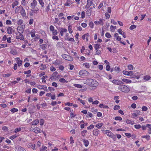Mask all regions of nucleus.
<instances>
[{
	"mask_svg": "<svg viewBox=\"0 0 151 151\" xmlns=\"http://www.w3.org/2000/svg\"><path fill=\"white\" fill-rule=\"evenodd\" d=\"M10 53L13 55H15L17 54V52L15 50L12 49L11 50Z\"/></svg>",
	"mask_w": 151,
	"mask_h": 151,
	"instance_id": "5fc2aeb1",
	"label": "nucleus"
},
{
	"mask_svg": "<svg viewBox=\"0 0 151 151\" xmlns=\"http://www.w3.org/2000/svg\"><path fill=\"white\" fill-rule=\"evenodd\" d=\"M19 4V2L17 1H14L12 4V8H14L15 6L18 5Z\"/></svg>",
	"mask_w": 151,
	"mask_h": 151,
	"instance_id": "ea45409f",
	"label": "nucleus"
},
{
	"mask_svg": "<svg viewBox=\"0 0 151 151\" xmlns=\"http://www.w3.org/2000/svg\"><path fill=\"white\" fill-rule=\"evenodd\" d=\"M62 57L64 59L70 61H72L73 60L72 57L67 54L62 55Z\"/></svg>",
	"mask_w": 151,
	"mask_h": 151,
	"instance_id": "7ed1b4c3",
	"label": "nucleus"
},
{
	"mask_svg": "<svg viewBox=\"0 0 151 151\" xmlns=\"http://www.w3.org/2000/svg\"><path fill=\"white\" fill-rule=\"evenodd\" d=\"M64 14L63 12L60 13L58 15V17L60 19H64Z\"/></svg>",
	"mask_w": 151,
	"mask_h": 151,
	"instance_id": "a19ab883",
	"label": "nucleus"
},
{
	"mask_svg": "<svg viewBox=\"0 0 151 151\" xmlns=\"http://www.w3.org/2000/svg\"><path fill=\"white\" fill-rule=\"evenodd\" d=\"M40 46L41 49L43 50H45L46 49L47 45V44H44L40 45Z\"/></svg>",
	"mask_w": 151,
	"mask_h": 151,
	"instance_id": "f704fd0d",
	"label": "nucleus"
},
{
	"mask_svg": "<svg viewBox=\"0 0 151 151\" xmlns=\"http://www.w3.org/2000/svg\"><path fill=\"white\" fill-rule=\"evenodd\" d=\"M47 78V76H43L42 78V82L43 83H45L46 82V81L45 79Z\"/></svg>",
	"mask_w": 151,
	"mask_h": 151,
	"instance_id": "6e6d98bb",
	"label": "nucleus"
},
{
	"mask_svg": "<svg viewBox=\"0 0 151 151\" xmlns=\"http://www.w3.org/2000/svg\"><path fill=\"white\" fill-rule=\"evenodd\" d=\"M119 99V96H115L114 97V99L115 101V102L118 104L119 102V101L118 100V99Z\"/></svg>",
	"mask_w": 151,
	"mask_h": 151,
	"instance_id": "c03bdc74",
	"label": "nucleus"
},
{
	"mask_svg": "<svg viewBox=\"0 0 151 151\" xmlns=\"http://www.w3.org/2000/svg\"><path fill=\"white\" fill-rule=\"evenodd\" d=\"M141 76V74L139 73L138 72H137L134 75L132 76V78L138 79H139Z\"/></svg>",
	"mask_w": 151,
	"mask_h": 151,
	"instance_id": "5701e85b",
	"label": "nucleus"
},
{
	"mask_svg": "<svg viewBox=\"0 0 151 151\" xmlns=\"http://www.w3.org/2000/svg\"><path fill=\"white\" fill-rule=\"evenodd\" d=\"M37 4V1L36 0H33L32 2L30 4L31 8L33 10L35 9Z\"/></svg>",
	"mask_w": 151,
	"mask_h": 151,
	"instance_id": "f8f14e48",
	"label": "nucleus"
},
{
	"mask_svg": "<svg viewBox=\"0 0 151 151\" xmlns=\"http://www.w3.org/2000/svg\"><path fill=\"white\" fill-rule=\"evenodd\" d=\"M41 67L40 68V69L41 70H43L45 69L47 67L45 64H41Z\"/></svg>",
	"mask_w": 151,
	"mask_h": 151,
	"instance_id": "13d9d810",
	"label": "nucleus"
},
{
	"mask_svg": "<svg viewBox=\"0 0 151 151\" xmlns=\"http://www.w3.org/2000/svg\"><path fill=\"white\" fill-rule=\"evenodd\" d=\"M111 82L117 85H121V84H123L124 83L122 81L115 79L113 80Z\"/></svg>",
	"mask_w": 151,
	"mask_h": 151,
	"instance_id": "f3484780",
	"label": "nucleus"
},
{
	"mask_svg": "<svg viewBox=\"0 0 151 151\" xmlns=\"http://www.w3.org/2000/svg\"><path fill=\"white\" fill-rule=\"evenodd\" d=\"M65 39L66 40L72 42H74L75 40L73 38H70L69 37V34L67 33L65 34Z\"/></svg>",
	"mask_w": 151,
	"mask_h": 151,
	"instance_id": "9b49d317",
	"label": "nucleus"
},
{
	"mask_svg": "<svg viewBox=\"0 0 151 151\" xmlns=\"http://www.w3.org/2000/svg\"><path fill=\"white\" fill-rule=\"evenodd\" d=\"M55 23L59 25H60L61 24L60 21H59V19L58 18H55Z\"/></svg>",
	"mask_w": 151,
	"mask_h": 151,
	"instance_id": "473e14b6",
	"label": "nucleus"
},
{
	"mask_svg": "<svg viewBox=\"0 0 151 151\" xmlns=\"http://www.w3.org/2000/svg\"><path fill=\"white\" fill-rule=\"evenodd\" d=\"M42 8L44 7L45 4L43 0H37Z\"/></svg>",
	"mask_w": 151,
	"mask_h": 151,
	"instance_id": "72a5a7b5",
	"label": "nucleus"
},
{
	"mask_svg": "<svg viewBox=\"0 0 151 151\" xmlns=\"http://www.w3.org/2000/svg\"><path fill=\"white\" fill-rule=\"evenodd\" d=\"M56 35H53L52 38L53 40H59V38L57 36H56Z\"/></svg>",
	"mask_w": 151,
	"mask_h": 151,
	"instance_id": "052dcab7",
	"label": "nucleus"
},
{
	"mask_svg": "<svg viewBox=\"0 0 151 151\" xmlns=\"http://www.w3.org/2000/svg\"><path fill=\"white\" fill-rule=\"evenodd\" d=\"M21 15L23 17H25L26 16L25 11L23 7L22 6L20 12Z\"/></svg>",
	"mask_w": 151,
	"mask_h": 151,
	"instance_id": "412c9836",
	"label": "nucleus"
},
{
	"mask_svg": "<svg viewBox=\"0 0 151 151\" xmlns=\"http://www.w3.org/2000/svg\"><path fill=\"white\" fill-rule=\"evenodd\" d=\"M82 140L85 146L86 147L88 146L89 144V141L88 140L86 139H83Z\"/></svg>",
	"mask_w": 151,
	"mask_h": 151,
	"instance_id": "cd10ccee",
	"label": "nucleus"
},
{
	"mask_svg": "<svg viewBox=\"0 0 151 151\" xmlns=\"http://www.w3.org/2000/svg\"><path fill=\"white\" fill-rule=\"evenodd\" d=\"M23 33H20L17 32L16 33V39H20L22 40H24V38L23 35L22 34Z\"/></svg>",
	"mask_w": 151,
	"mask_h": 151,
	"instance_id": "0eeeda50",
	"label": "nucleus"
},
{
	"mask_svg": "<svg viewBox=\"0 0 151 151\" xmlns=\"http://www.w3.org/2000/svg\"><path fill=\"white\" fill-rule=\"evenodd\" d=\"M13 28L12 27H9L7 29V32L8 34H12L13 33Z\"/></svg>",
	"mask_w": 151,
	"mask_h": 151,
	"instance_id": "a878e982",
	"label": "nucleus"
},
{
	"mask_svg": "<svg viewBox=\"0 0 151 151\" xmlns=\"http://www.w3.org/2000/svg\"><path fill=\"white\" fill-rule=\"evenodd\" d=\"M118 89L119 90L125 93H128L130 91L129 88L127 86L123 84L119 86Z\"/></svg>",
	"mask_w": 151,
	"mask_h": 151,
	"instance_id": "f03ea898",
	"label": "nucleus"
},
{
	"mask_svg": "<svg viewBox=\"0 0 151 151\" xmlns=\"http://www.w3.org/2000/svg\"><path fill=\"white\" fill-rule=\"evenodd\" d=\"M39 123V120L38 119L34 120L32 122V125H35Z\"/></svg>",
	"mask_w": 151,
	"mask_h": 151,
	"instance_id": "4c0bfd02",
	"label": "nucleus"
},
{
	"mask_svg": "<svg viewBox=\"0 0 151 151\" xmlns=\"http://www.w3.org/2000/svg\"><path fill=\"white\" fill-rule=\"evenodd\" d=\"M83 65L85 66L87 68H90L89 63H85L83 64Z\"/></svg>",
	"mask_w": 151,
	"mask_h": 151,
	"instance_id": "bf43d9fd",
	"label": "nucleus"
},
{
	"mask_svg": "<svg viewBox=\"0 0 151 151\" xmlns=\"http://www.w3.org/2000/svg\"><path fill=\"white\" fill-rule=\"evenodd\" d=\"M73 110L70 111V117L71 118H74L76 116V114L73 113Z\"/></svg>",
	"mask_w": 151,
	"mask_h": 151,
	"instance_id": "3c124183",
	"label": "nucleus"
},
{
	"mask_svg": "<svg viewBox=\"0 0 151 151\" xmlns=\"http://www.w3.org/2000/svg\"><path fill=\"white\" fill-rule=\"evenodd\" d=\"M104 134H106L108 136L113 139H114L116 138L115 135L109 130H105Z\"/></svg>",
	"mask_w": 151,
	"mask_h": 151,
	"instance_id": "20e7f679",
	"label": "nucleus"
},
{
	"mask_svg": "<svg viewBox=\"0 0 151 151\" xmlns=\"http://www.w3.org/2000/svg\"><path fill=\"white\" fill-rule=\"evenodd\" d=\"M21 130L22 129L21 127L16 128L14 130L13 132L14 133H16L17 132H20Z\"/></svg>",
	"mask_w": 151,
	"mask_h": 151,
	"instance_id": "a18cd8bd",
	"label": "nucleus"
},
{
	"mask_svg": "<svg viewBox=\"0 0 151 151\" xmlns=\"http://www.w3.org/2000/svg\"><path fill=\"white\" fill-rule=\"evenodd\" d=\"M36 87L40 90L42 89L45 91H47L48 90L47 87L45 85H39L37 86Z\"/></svg>",
	"mask_w": 151,
	"mask_h": 151,
	"instance_id": "4468645a",
	"label": "nucleus"
},
{
	"mask_svg": "<svg viewBox=\"0 0 151 151\" xmlns=\"http://www.w3.org/2000/svg\"><path fill=\"white\" fill-rule=\"evenodd\" d=\"M36 32V31L34 29H32L31 30L29 33V34L31 35L32 37L33 38L35 36V33Z\"/></svg>",
	"mask_w": 151,
	"mask_h": 151,
	"instance_id": "b1692460",
	"label": "nucleus"
},
{
	"mask_svg": "<svg viewBox=\"0 0 151 151\" xmlns=\"http://www.w3.org/2000/svg\"><path fill=\"white\" fill-rule=\"evenodd\" d=\"M50 30L51 32L52 35H57L58 34V32L57 30L55 29L54 27L52 25L50 27Z\"/></svg>",
	"mask_w": 151,
	"mask_h": 151,
	"instance_id": "39448f33",
	"label": "nucleus"
},
{
	"mask_svg": "<svg viewBox=\"0 0 151 151\" xmlns=\"http://www.w3.org/2000/svg\"><path fill=\"white\" fill-rule=\"evenodd\" d=\"M90 34L89 33H88L83 35L82 37V38L83 40H84L86 39V41H88V38Z\"/></svg>",
	"mask_w": 151,
	"mask_h": 151,
	"instance_id": "6ab92c4d",
	"label": "nucleus"
},
{
	"mask_svg": "<svg viewBox=\"0 0 151 151\" xmlns=\"http://www.w3.org/2000/svg\"><path fill=\"white\" fill-rule=\"evenodd\" d=\"M47 147L44 146H42V148L40 149V151H47Z\"/></svg>",
	"mask_w": 151,
	"mask_h": 151,
	"instance_id": "49530a36",
	"label": "nucleus"
},
{
	"mask_svg": "<svg viewBox=\"0 0 151 151\" xmlns=\"http://www.w3.org/2000/svg\"><path fill=\"white\" fill-rule=\"evenodd\" d=\"M25 28V25L18 26L17 28V32L23 33Z\"/></svg>",
	"mask_w": 151,
	"mask_h": 151,
	"instance_id": "6e6552de",
	"label": "nucleus"
},
{
	"mask_svg": "<svg viewBox=\"0 0 151 151\" xmlns=\"http://www.w3.org/2000/svg\"><path fill=\"white\" fill-rule=\"evenodd\" d=\"M15 60H16L19 66L20 67L22 65V60H20L19 58H15Z\"/></svg>",
	"mask_w": 151,
	"mask_h": 151,
	"instance_id": "4be33fe9",
	"label": "nucleus"
},
{
	"mask_svg": "<svg viewBox=\"0 0 151 151\" xmlns=\"http://www.w3.org/2000/svg\"><path fill=\"white\" fill-rule=\"evenodd\" d=\"M73 86L78 88H81L82 87V86L81 85L76 83L74 84Z\"/></svg>",
	"mask_w": 151,
	"mask_h": 151,
	"instance_id": "0e129e2a",
	"label": "nucleus"
},
{
	"mask_svg": "<svg viewBox=\"0 0 151 151\" xmlns=\"http://www.w3.org/2000/svg\"><path fill=\"white\" fill-rule=\"evenodd\" d=\"M30 130L34 132L35 133L38 134L39 133H41L42 131L39 128L35 127H32L30 128Z\"/></svg>",
	"mask_w": 151,
	"mask_h": 151,
	"instance_id": "423d86ee",
	"label": "nucleus"
},
{
	"mask_svg": "<svg viewBox=\"0 0 151 151\" xmlns=\"http://www.w3.org/2000/svg\"><path fill=\"white\" fill-rule=\"evenodd\" d=\"M147 127L149 129L148 133L149 134H151V124H147Z\"/></svg>",
	"mask_w": 151,
	"mask_h": 151,
	"instance_id": "09e8293b",
	"label": "nucleus"
},
{
	"mask_svg": "<svg viewBox=\"0 0 151 151\" xmlns=\"http://www.w3.org/2000/svg\"><path fill=\"white\" fill-rule=\"evenodd\" d=\"M91 111L94 114H96L97 112V109L94 108L91 109Z\"/></svg>",
	"mask_w": 151,
	"mask_h": 151,
	"instance_id": "774afa93",
	"label": "nucleus"
},
{
	"mask_svg": "<svg viewBox=\"0 0 151 151\" xmlns=\"http://www.w3.org/2000/svg\"><path fill=\"white\" fill-rule=\"evenodd\" d=\"M103 125L104 124L102 123H98L96 124L95 127L97 128V129H100Z\"/></svg>",
	"mask_w": 151,
	"mask_h": 151,
	"instance_id": "c9c22d12",
	"label": "nucleus"
},
{
	"mask_svg": "<svg viewBox=\"0 0 151 151\" xmlns=\"http://www.w3.org/2000/svg\"><path fill=\"white\" fill-rule=\"evenodd\" d=\"M142 138H145L147 140H148L150 139V136L149 135H146L143 136Z\"/></svg>",
	"mask_w": 151,
	"mask_h": 151,
	"instance_id": "e2e57ef3",
	"label": "nucleus"
},
{
	"mask_svg": "<svg viewBox=\"0 0 151 151\" xmlns=\"http://www.w3.org/2000/svg\"><path fill=\"white\" fill-rule=\"evenodd\" d=\"M114 37L116 40L118 41H120L121 40V38L119 36L118 33H116L114 34Z\"/></svg>",
	"mask_w": 151,
	"mask_h": 151,
	"instance_id": "c85d7f7f",
	"label": "nucleus"
},
{
	"mask_svg": "<svg viewBox=\"0 0 151 151\" xmlns=\"http://www.w3.org/2000/svg\"><path fill=\"white\" fill-rule=\"evenodd\" d=\"M126 122L127 124H131L132 125H133L134 123V121H132L129 119H127L126 120Z\"/></svg>",
	"mask_w": 151,
	"mask_h": 151,
	"instance_id": "58836bf2",
	"label": "nucleus"
},
{
	"mask_svg": "<svg viewBox=\"0 0 151 151\" xmlns=\"http://www.w3.org/2000/svg\"><path fill=\"white\" fill-rule=\"evenodd\" d=\"M87 132V131L86 130H83L81 132V134L83 137L86 136V133Z\"/></svg>",
	"mask_w": 151,
	"mask_h": 151,
	"instance_id": "680f3d73",
	"label": "nucleus"
},
{
	"mask_svg": "<svg viewBox=\"0 0 151 151\" xmlns=\"http://www.w3.org/2000/svg\"><path fill=\"white\" fill-rule=\"evenodd\" d=\"M57 78V76H53L52 75H51L50 76L49 78L50 81H52L54 80V79H56Z\"/></svg>",
	"mask_w": 151,
	"mask_h": 151,
	"instance_id": "de8ad7c7",
	"label": "nucleus"
},
{
	"mask_svg": "<svg viewBox=\"0 0 151 151\" xmlns=\"http://www.w3.org/2000/svg\"><path fill=\"white\" fill-rule=\"evenodd\" d=\"M18 136L19 135H17V134H15L9 137V139L12 140H13V139L17 138Z\"/></svg>",
	"mask_w": 151,
	"mask_h": 151,
	"instance_id": "37998d69",
	"label": "nucleus"
},
{
	"mask_svg": "<svg viewBox=\"0 0 151 151\" xmlns=\"http://www.w3.org/2000/svg\"><path fill=\"white\" fill-rule=\"evenodd\" d=\"M59 81L61 83H67L68 82V81H67L64 78H60L59 79Z\"/></svg>",
	"mask_w": 151,
	"mask_h": 151,
	"instance_id": "603ef678",
	"label": "nucleus"
},
{
	"mask_svg": "<svg viewBox=\"0 0 151 151\" xmlns=\"http://www.w3.org/2000/svg\"><path fill=\"white\" fill-rule=\"evenodd\" d=\"M100 133V131L97 129L95 128L92 131L93 136H97Z\"/></svg>",
	"mask_w": 151,
	"mask_h": 151,
	"instance_id": "dca6fc26",
	"label": "nucleus"
},
{
	"mask_svg": "<svg viewBox=\"0 0 151 151\" xmlns=\"http://www.w3.org/2000/svg\"><path fill=\"white\" fill-rule=\"evenodd\" d=\"M99 21H94V23L96 25H100L103 26L104 24V19H99Z\"/></svg>",
	"mask_w": 151,
	"mask_h": 151,
	"instance_id": "9d476101",
	"label": "nucleus"
},
{
	"mask_svg": "<svg viewBox=\"0 0 151 151\" xmlns=\"http://www.w3.org/2000/svg\"><path fill=\"white\" fill-rule=\"evenodd\" d=\"M10 111L12 113H14L17 112L18 111V109L17 108H13L12 109H11L10 110Z\"/></svg>",
	"mask_w": 151,
	"mask_h": 151,
	"instance_id": "69168bd1",
	"label": "nucleus"
},
{
	"mask_svg": "<svg viewBox=\"0 0 151 151\" xmlns=\"http://www.w3.org/2000/svg\"><path fill=\"white\" fill-rule=\"evenodd\" d=\"M116 28V26H113V25H111L110 27V30H111L112 32H114L115 29Z\"/></svg>",
	"mask_w": 151,
	"mask_h": 151,
	"instance_id": "864d4df0",
	"label": "nucleus"
},
{
	"mask_svg": "<svg viewBox=\"0 0 151 151\" xmlns=\"http://www.w3.org/2000/svg\"><path fill=\"white\" fill-rule=\"evenodd\" d=\"M22 6H17L15 9L16 13H19L20 12V10Z\"/></svg>",
	"mask_w": 151,
	"mask_h": 151,
	"instance_id": "7c9ffc66",
	"label": "nucleus"
},
{
	"mask_svg": "<svg viewBox=\"0 0 151 151\" xmlns=\"http://www.w3.org/2000/svg\"><path fill=\"white\" fill-rule=\"evenodd\" d=\"M16 151H26V150L24 148L20 146H17L15 147Z\"/></svg>",
	"mask_w": 151,
	"mask_h": 151,
	"instance_id": "aec40b11",
	"label": "nucleus"
},
{
	"mask_svg": "<svg viewBox=\"0 0 151 151\" xmlns=\"http://www.w3.org/2000/svg\"><path fill=\"white\" fill-rule=\"evenodd\" d=\"M150 78H151L150 76L148 75H147L145 76L144 77L143 79L144 80L146 81H148L149 80H150Z\"/></svg>",
	"mask_w": 151,
	"mask_h": 151,
	"instance_id": "8fccbe9b",
	"label": "nucleus"
},
{
	"mask_svg": "<svg viewBox=\"0 0 151 151\" xmlns=\"http://www.w3.org/2000/svg\"><path fill=\"white\" fill-rule=\"evenodd\" d=\"M84 83L92 87H96L98 86L99 83L95 80L88 79L85 81Z\"/></svg>",
	"mask_w": 151,
	"mask_h": 151,
	"instance_id": "f257e3e1",
	"label": "nucleus"
},
{
	"mask_svg": "<svg viewBox=\"0 0 151 151\" xmlns=\"http://www.w3.org/2000/svg\"><path fill=\"white\" fill-rule=\"evenodd\" d=\"M117 31L120 34L122 35L124 38H125L126 37L125 33L124 32L122 31V29L121 28L118 29Z\"/></svg>",
	"mask_w": 151,
	"mask_h": 151,
	"instance_id": "bb28decb",
	"label": "nucleus"
},
{
	"mask_svg": "<svg viewBox=\"0 0 151 151\" xmlns=\"http://www.w3.org/2000/svg\"><path fill=\"white\" fill-rule=\"evenodd\" d=\"M89 73L87 71L84 70H81L79 72V74L80 76H86Z\"/></svg>",
	"mask_w": 151,
	"mask_h": 151,
	"instance_id": "1a4fd4ad",
	"label": "nucleus"
},
{
	"mask_svg": "<svg viewBox=\"0 0 151 151\" xmlns=\"http://www.w3.org/2000/svg\"><path fill=\"white\" fill-rule=\"evenodd\" d=\"M68 31L70 34H71L73 32L72 26L71 25H70L68 26Z\"/></svg>",
	"mask_w": 151,
	"mask_h": 151,
	"instance_id": "79ce46f5",
	"label": "nucleus"
},
{
	"mask_svg": "<svg viewBox=\"0 0 151 151\" xmlns=\"http://www.w3.org/2000/svg\"><path fill=\"white\" fill-rule=\"evenodd\" d=\"M105 37L108 38H110L111 37V35L108 32H107L105 35Z\"/></svg>",
	"mask_w": 151,
	"mask_h": 151,
	"instance_id": "338daca9",
	"label": "nucleus"
},
{
	"mask_svg": "<svg viewBox=\"0 0 151 151\" xmlns=\"http://www.w3.org/2000/svg\"><path fill=\"white\" fill-rule=\"evenodd\" d=\"M28 146L29 147L32 148L34 150H35V145L34 144L29 143L28 145Z\"/></svg>",
	"mask_w": 151,
	"mask_h": 151,
	"instance_id": "c756f323",
	"label": "nucleus"
},
{
	"mask_svg": "<svg viewBox=\"0 0 151 151\" xmlns=\"http://www.w3.org/2000/svg\"><path fill=\"white\" fill-rule=\"evenodd\" d=\"M93 3V0H87L86 8H88L92 6Z\"/></svg>",
	"mask_w": 151,
	"mask_h": 151,
	"instance_id": "2eb2a0df",
	"label": "nucleus"
},
{
	"mask_svg": "<svg viewBox=\"0 0 151 151\" xmlns=\"http://www.w3.org/2000/svg\"><path fill=\"white\" fill-rule=\"evenodd\" d=\"M73 3L72 0H67L64 4V6H70Z\"/></svg>",
	"mask_w": 151,
	"mask_h": 151,
	"instance_id": "ddd939ff",
	"label": "nucleus"
},
{
	"mask_svg": "<svg viewBox=\"0 0 151 151\" xmlns=\"http://www.w3.org/2000/svg\"><path fill=\"white\" fill-rule=\"evenodd\" d=\"M67 29L64 28H60L59 30L60 35L61 36H63L64 35V33H66L67 32Z\"/></svg>",
	"mask_w": 151,
	"mask_h": 151,
	"instance_id": "a211bd4d",
	"label": "nucleus"
},
{
	"mask_svg": "<svg viewBox=\"0 0 151 151\" xmlns=\"http://www.w3.org/2000/svg\"><path fill=\"white\" fill-rule=\"evenodd\" d=\"M122 81L123 82L127 83H131L132 82V81L131 80L126 78H123L122 79Z\"/></svg>",
	"mask_w": 151,
	"mask_h": 151,
	"instance_id": "2f4dec72",
	"label": "nucleus"
},
{
	"mask_svg": "<svg viewBox=\"0 0 151 151\" xmlns=\"http://www.w3.org/2000/svg\"><path fill=\"white\" fill-rule=\"evenodd\" d=\"M17 24L18 26L24 25L23 24V20L22 19H19L17 21Z\"/></svg>",
	"mask_w": 151,
	"mask_h": 151,
	"instance_id": "e433bc0d",
	"label": "nucleus"
},
{
	"mask_svg": "<svg viewBox=\"0 0 151 151\" xmlns=\"http://www.w3.org/2000/svg\"><path fill=\"white\" fill-rule=\"evenodd\" d=\"M71 52L73 53V55L75 56V58L78 59L79 58V57L76 52H74L73 51H71Z\"/></svg>",
	"mask_w": 151,
	"mask_h": 151,
	"instance_id": "4d7b16f0",
	"label": "nucleus"
},
{
	"mask_svg": "<svg viewBox=\"0 0 151 151\" xmlns=\"http://www.w3.org/2000/svg\"><path fill=\"white\" fill-rule=\"evenodd\" d=\"M56 46L58 49H60L63 47V44L61 42H59L57 43Z\"/></svg>",
	"mask_w": 151,
	"mask_h": 151,
	"instance_id": "393cba45",
	"label": "nucleus"
}]
</instances>
